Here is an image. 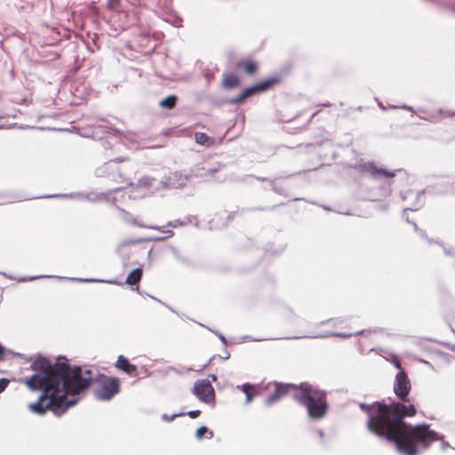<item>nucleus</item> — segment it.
I'll return each mask as SVG.
<instances>
[{
  "label": "nucleus",
  "instance_id": "1",
  "mask_svg": "<svg viewBox=\"0 0 455 455\" xmlns=\"http://www.w3.org/2000/svg\"><path fill=\"white\" fill-rule=\"evenodd\" d=\"M31 369L38 373L26 379L23 383L32 391L43 392L36 403L28 404L29 410L37 414H44L47 411L62 414L74 404L68 401L67 395H77L92 382L91 371L83 375L81 368L72 367L66 357H58L52 363L38 356L31 363Z\"/></svg>",
  "mask_w": 455,
  "mask_h": 455
},
{
  "label": "nucleus",
  "instance_id": "2",
  "mask_svg": "<svg viewBox=\"0 0 455 455\" xmlns=\"http://www.w3.org/2000/svg\"><path fill=\"white\" fill-rule=\"evenodd\" d=\"M376 415H371L368 427L378 435L386 436L395 442L397 450L405 455H416L415 441L424 443L425 447L436 441L438 435L426 425L409 427L403 421V417H412L417 411L413 404L405 405L400 403L385 405H372Z\"/></svg>",
  "mask_w": 455,
  "mask_h": 455
},
{
  "label": "nucleus",
  "instance_id": "3",
  "mask_svg": "<svg viewBox=\"0 0 455 455\" xmlns=\"http://www.w3.org/2000/svg\"><path fill=\"white\" fill-rule=\"evenodd\" d=\"M301 389L304 395L298 399L307 407L309 416L316 419L323 417L326 412L324 393L307 383L301 385Z\"/></svg>",
  "mask_w": 455,
  "mask_h": 455
},
{
  "label": "nucleus",
  "instance_id": "4",
  "mask_svg": "<svg viewBox=\"0 0 455 455\" xmlns=\"http://www.w3.org/2000/svg\"><path fill=\"white\" fill-rule=\"evenodd\" d=\"M194 395L203 403L215 404L214 388L206 379L198 380L193 387Z\"/></svg>",
  "mask_w": 455,
  "mask_h": 455
},
{
  "label": "nucleus",
  "instance_id": "5",
  "mask_svg": "<svg viewBox=\"0 0 455 455\" xmlns=\"http://www.w3.org/2000/svg\"><path fill=\"white\" fill-rule=\"evenodd\" d=\"M411 381L403 370L398 371L395 378L394 392L402 401H407L411 390Z\"/></svg>",
  "mask_w": 455,
  "mask_h": 455
},
{
  "label": "nucleus",
  "instance_id": "6",
  "mask_svg": "<svg viewBox=\"0 0 455 455\" xmlns=\"http://www.w3.org/2000/svg\"><path fill=\"white\" fill-rule=\"evenodd\" d=\"M116 367L124 372L132 376L136 375L137 367L136 365L131 363L127 358L124 355H119L117 361L116 363Z\"/></svg>",
  "mask_w": 455,
  "mask_h": 455
},
{
  "label": "nucleus",
  "instance_id": "7",
  "mask_svg": "<svg viewBox=\"0 0 455 455\" xmlns=\"http://www.w3.org/2000/svg\"><path fill=\"white\" fill-rule=\"evenodd\" d=\"M293 387L291 385L275 384V392L267 399V404H270L276 400L283 397L289 391V388Z\"/></svg>",
  "mask_w": 455,
  "mask_h": 455
},
{
  "label": "nucleus",
  "instance_id": "8",
  "mask_svg": "<svg viewBox=\"0 0 455 455\" xmlns=\"http://www.w3.org/2000/svg\"><path fill=\"white\" fill-rule=\"evenodd\" d=\"M142 276V269L140 267H138L134 270H132L128 276L126 277L125 283L128 285H137L139 282L140 281Z\"/></svg>",
  "mask_w": 455,
  "mask_h": 455
},
{
  "label": "nucleus",
  "instance_id": "9",
  "mask_svg": "<svg viewBox=\"0 0 455 455\" xmlns=\"http://www.w3.org/2000/svg\"><path fill=\"white\" fill-rule=\"evenodd\" d=\"M270 84H271L270 82H264V83H261V84H257L255 86H252L251 88H247L246 90H244V92H243V95L241 96V99L239 100V101L243 100L247 96L251 95L254 92H259V91L266 90Z\"/></svg>",
  "mask_w": 455,
  "mask_h": 455
},
{
  "label": "nucleus",
  "instance_id": "10",
  "mask_svg": "<svg viewBox=\"0 0 455 455\" xmlns=\"http://www.w3.org/2000/svg\"><path fill=\"white\" fill-rule=\"evenodd\" d=\"M238 388H240L246 395L245 403H249L252 400L253 396L256 395L255 387L250 384H243L242 386H238Z\"/></svg>",
  "mask_w": 455,
  "mask_h": 455
},
{
  "label": "nucleus",
  "instance_id": "11",
  "mask_svg": "<svg viewBox=\"0 0 455 455\" xmlns=\"http://www.w3.org/2000/svg\"><path fill=\"white\" fill-rule=\"evenodd\" d=\"M238 84V79L235 76H226L223 79V85L226 88H232Z\"/></svg>",
  "mask_w": 455,
  "mask_h": 455
},
{
  "label": "nucleus",
  "instance_id": "12",
  "mask_svg": "<svg viewBox=\"0 0 455 455\" xmlns=\"http://www.w3.org/2000/svg\"><path fill=\"white\" fill-rule=\"evenodd\" d=\"M176 103L175 96H168L160 102V106L166 108H172Z\"/></svg>",
  "mask_w": 455,
  "mask_h": 455
},
{
  "label": "nucleus",
  "instance_id": "13",
  "mask_svg": "<svg viewBox=\"0 0 455 455\" xmlns=\"http://www.w3.org/2000/svg\"><path fill=\"white\" fill-rule=\"evenodd\" d=\"M206 435H208V438H212L213 436V433L210 431L206 427H200L196 433L197 439H202Z\"/></svg>",
  "mask_w": 455,
  "mask_h": 455
},
{
  "label": "nucleus",
  "instance_id": "14",
  "mask_svg": "<svg viewBox=\"0 0 455 455\" xmlns=\"http://www.w3.org/2000/svg\"><path fill=\"white\" fill-rule=\"evenodd\" d=\"M196 140L198 144L208 146L211 144L210 138L205 133H196Z\"/></svg>",
  "mask_w": 455,
  "mask_h": 455
},
{
  "label": "nucleus",
  "instance_id": "15",
  "mask_svg": "<svg viewBox=\"0 0 455 455\" xmlns=\"http://www.w3.org/2000/svg\"><path fill=\"white\" fill-rule=\"evenodd\" d=\"M243 66H244L245 71L249 74L254 73L257 68L256 63L251 60L245 61Z\"/></svg>",
  "mask_w": 455,
  "mask_h": 455
},
{
  "label": "nucleus",
  "instance_id": "16",
  "mask_svg": "<svg viewBox=\"0 0 455 455\" xmlns=\"http://www.w3.org/2000/svg\"><path fill=\"white\" fill-rule=\"evenodd\" d=\"M114 395V380L109 382L108 387L106 388V394L102 395L104 399H110Z\"/></svg>",
  "mask_w": 455,
  "mask_h": 455
},
{
  "label": "nucleus",
  "instance_id": "17",
  "mask_svg": "<svg viewBox=\"0 0 455 455\" xmlns=\"http://www.w3.org/2000/svg\"><path fill=\"white\" fill-rule=\"evenodd\" d=\"M9 384V380L6 379H0V394L5 390Z\"/></svg>",
  "mask_w": 455,
  "mask_h": 455
},
{
  "label": "nucleus",
  "instance_id": "18",
  "mask_svg": "<svg viewBox=\"0 0 455 455\" xmlns=\"http://www.w3.org/2000/svg\"><path fill=\"white\" fill-rule=\"evenodd\" d=\"M201 411H198V410H196V411H190L188 412V415L192 418V419H195L196 417H198L200 415Z\"/></svg>",
  "mask_w": 455,
  "mask_h": 455
},
{
  "label": "nucleus",
  "instance_id": "19",
  "mask_svg": "<svg viewBox=\"0 0 455 455\" xmlns=\"http://www.w3.org/2000/svg\"><path fill=\"white\" fill-rule=\"evenodd\" d=\"M181 415H183V413L174 414V415L170 416V417L164 414V415H163V416H162V418H163L164 420H166V421H171V420H172L173 419H175L176 417H178V416H181Z\"/></svg>",
  "mask_w": 455,
  "mask_h": 455
},
{
  "label": "nucleus",
  "instance_id": "20",
  "mask_svg": "<svg viewBox=\"0 0 455 455\" xmlns=\"http://www.w3.org/2000/svg\"><path fill=\"white\" fill-rule=\"evenodd\" d=\"M394 364L399 370V371L401 370H403L402 367H401V363H400V362L398 360H395Z\"/></svg>",
  "mask_w": 455,
  "mask_h": 455
},
{
  "label": "nucleus",
  "instance_id": "21",
  "mask_svg": "<svg viewBox=\"0 0 455 455\" xmlns=\"http://www.w3.org/2000/svg\"><path fill=\"white\" fill-rule=\"evenodd\" d=\"M379 172L383 173L384 175H387V176H391L393 177L395 174L394 173H387L386 172L384 171H380Z\"/></svg>",
  "mask_w": 455,
  "mask_h": 455
},
{
  "label": "nucleus",
  "instance_id": "22",
  "mask_svg": "<svg viewBox=\"0 0 455 455\" xmlns=\"http://www.w3.org/2000/svg\"><path fill=\"white\" fill-rule=\"evenodd\" d=\"M4 355V347L0 345V358L3 356Z\"/></svg>",
  "mask_w": 455,
  "mask_h": 455
},
{
  "label": "nucleus",
  "instance_id": "23",
  "mask_svg": "<svg viewBox=\"0 0 455 455\" xmlns=\"http://www.w3.org/2000/svg\"><path fill=\"white\" fill-rule=\"evenodd\" d=\"M211 378H212V379L213 381H216V379H217L216 375H212V376H211Z\"/></svg>",
  "mask_w": 455,
  "mask_h": 455
},
{
  "label": "nucleus",
  "instance_id": "24",
  "mask_svg": "<svg viewBox=\"0 0 455 455\" xmlns=\"http://www.w3.org/2000/svg\"><path fill=\"white\" fill-rule=\"evenodd\" d=\"M115 392L116 394L118 392V387H117V383L116 382V389H115Z\"/></svg>",
  "mask_w": 455,
  "mask_h": 455
},
{
  "label": "nucleus",
  "instance_id": "25",
  "mask_svg": "<svg viewBox=\"0 0 455 455\" xmlns=\"http://www.w3.org/2000/svg\"><path fill=\"white\" fill-rule=\"evenodd\" d=\"M361 408L365 410L366 409V406L364 404H361Z\"/></svg>",
  "mask_w": 455,
  "mask_h": 455
},
{
  "label": "nucleus",
  "instance_id": "26",
  "mask_svg": "<svg viewBox=\"0 0 455 455\" xmlns=\"http://www.w3.org/2000/svg\"><path fill=\"white\" fill-rule=\"evenodd\" d=\"M112 2H113V0H109V4H112Z\"/></svg>",
  "mask_w": 455,
  "mask_h": 455
}]
</instances>
